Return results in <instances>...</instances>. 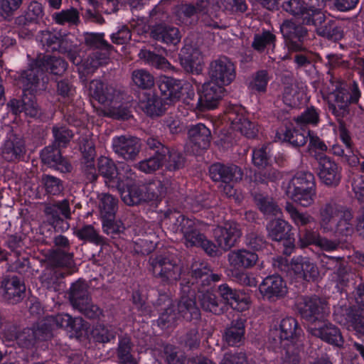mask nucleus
Masks as SVG:
<instances>
[{
  "mask_svg": "<svg viewBox=\"0 0 364 364\" xmlns=\"http://www.w3.org/2000/svg\"><path fill=\"white\" fill-rule=\"evenodd\" d=\"M139 55L141 59H144L147 64L156 69L166 70L170 66L166 58L154 52L141 50Z\"/></svg>",
  "mask_w": 364,
  "mask_h": 364,
  "instance_id": "nucleus-62",
  "label": "nucleus"
},
{
  "mask_svg": "<svg viewBox=\"0 0 364 364\" xmlns=\"http://www.w3.org/2000/svg\"><path fill=\"white\" fill-rule=\"evenodd\" d=\"M336 321L341 324L348 325L357 334L364 336V311L357 310L355 313L350 312L348 318H339L336 316Z\"/></svg>",
  "mask_w": 364,
  "mask_h": 364,
  "instance_id": "nucleus-51",
  "label": "nucleus"
},
{
  "mask_svg": "<svg viewBox=\"0 0 364 364\" xmlns=\"http://www.w3.org/2000/svg\"><path fill=\"white\" fill-rule=\"evenodd\" d=\"M186 161V156L182 152L168 148L164 164L166 171L174 172L182 169L185 166Z\"/></svg>",
  "mask_w": 364,
  "mask_h": 364,
  "instance_id": "nucleus-53",
  "label": "nucleus"
},
{
  "mask_svg": "<svg viewBox=\"0 0 364 364\" xmlns=\"http://www.w3.org/2000/svg\"><path fill=\"white\" fill-rule=\"evenodd\" d=\"M250 252L245 250L231 252L228 260L232 267L239 272L250 267Z\"/></svg>",
  "mask_w": 364,
  "mask_h": 364,
  "instance_id": "nucleus-59",
  "label": "nucleus"
},
{
  "mask_svg": "<svg viewBox=\"0 0 364 364\" xmlns=\"http://www.w3.org/2000/svg\"><path fill=\"white\" fill-rule=\"evenodd\" d=\"M41 159L43 164L62 171H69L70 165L62 156L60 148L56 144L46 146L41 151Z\"/></svg>",
  "mask_w": 364,
  "mask_h": 364,
  "instance_id": "nucleus-34",
  "label": "nucleus"
},
{
  "mask_svg": "<svg viewBox=\"0 0 364 364\" xmlns=\"http://www.w3.org/2000/svg\"><path fill=\"white\" fill-rule=\"evenodd\" d=\"M146 146L151 152L150 156L139 163V169L146 173H151L164 164L168 147L164 145L158 139L149 137Z\"/></svg>",
  "mask_w": 364,
  "mask_h": 364,
  "instance_id": "nucleus-10",
  "label": "nucleus"
},
{
  "mask_svg": "<svg viewBox=\"0 0 364 364\" xmlns=\"http://www.w3.org/2000/svg\"><path fill=\"white\" fill-rule=\"evenodd\" d=\"M112 146L114 153L127 161L135 159L141 149L139 138L125 135L114 136Z\"/></svg>",
  "mask_w": 364,
  "mask_h": 364,
  "instance_id": "nucleus-17",
  "label": "nucleus"
},
{
  "mask_svg": "<svg viewBox=\"0 0 364 364\" xmlns=\"http://www.w3.org/2000/svg\"><path fill=\"white\" fill-rule=\"evenodd\" d=\"M54 327L52 322L48 321V316L46 319L37 323L31 330V334L25 338L24 346L27 348L35 347L38 341H47L52 338Z\"/></svg>",
  "mask_w": 364,
  "mask_h": 364,
  "instance_id": "nucleus-36",
  "label": "nucleus"
},
{
  "mask_svg": "<svg viewBox=\"0 0 364 364\" xmlns=\"http://www.w3.org/2000/svg\"><path fill=\"white\" fill-rule=\"evenodd\" d=\"M282 348L284 364H299L300 362L299 345L297 341L279 345Z\"/></svg>",
  "mask_w": 364,
  "mask_h": 364,
  "instance_id": "nucleus-58",
  "label": "nucleus"
},
{
  "mask_svg": "<svg viewBox=\"0 0 364 364\" xmlns=\"http://www.w3.org/2000/svg\"><path fill=\"white\" fill-rule=\"evenodd\" d=\"M244 336L245 326L242 322L237 321L225 329L223 339L229 346H239L244 340Z\"/></svg>",
  "mask_w": 364,
  "mask_h": 364,
  "instance_id": "nucleus-49",
  "label": "nucleus"
},
{
  "mask_svg": "<svg viewBox=\"0 0 364 364\" xmlns=\"http://www.w3.org/2000/svg\"><path fill=\"white\" fill-rule=\"evenodd\" d=\"M115 188L122 200L129 206L138 205L154 198L163 197L166 193L161 181L157 184H150L148 187L138 183L131 168H129L127 176L120 182L117 181Z\"/></svg>",
  "mask_w": 364,
  "mask_h": 364,
  "instance_id": "nucleus-4",
  "label": "nucleus"
},
{
  "mask_svg": "<svg viewBox=\"0 0 364 364\" xmlns=\"http://www.w3.org/2000/svg\"><path fill=\"white\" fill-rule=\"evenodd\" d=\"M215 282H212L209 285L203 287L198 291L197 296L202 309L205 311L211 312L215 315H220L225 311V304L211 291V286Z\"/></svg>",
  "mask_w": 364,
  "mask_h": 364,
  "instance_id": "nucleus-31",
  "label": "nucleus"
},
{
  "mask_svg": "<svg viewBox=\"0 0 364 364\" xmlns=\"http://www.w3.org/2000/svg\"><path fill=\"white\" fill-rule=\"evenodd\" d=\"M117 204L116 198L109 193L104 194L100 203L101 220L115 218Z\"/></svg>",
  "mask_w": 364,
  "mask_h": 364,
  "instance_id": "nucleus-55",
  "label": "nucleus"
},
{
  "mask_svg": "<svg viewBox=\"0 0 364 364\" xmlns=\"http://www.w3.org/2000/svg\"><path fill=\"white\" fill-rule=\"evenodd\" d=\"M291 269L296 278L306 281L315 280L319 275L316 264L306 257L293 259L291 263Z\"/></svg>",
  "mask_w": 364,
  "mask_h": 364,
  "instance_id": "nucleus-35",
  "label": "nucleus"
},
{
  "mask_svg": "<svg viewBox=\"0 0 364 364\" xmlns=\"http://www.w3.org/2000/svg\"><path fill=\"white\" fill-rule=\"evenodd\" d=\"M215 239L219 247L225 251L230 250L239 241L242 232L237 223L225 222L218 225L213 232Z\"/></svg>",
  "mask_w": 364,
  "mask_h": 364,
  "instance_id": "nucleus-16",
  "label": "nucleus"
},
{
  "mask_svg": "<svg viewBox=\"0 0 364 364\" xmlns=\"http://www.w3.org/2000/svg\"><path fill=\"white\" fill-rule=\"evenodd\" d=\"M74 235L83 243H90L95 246L103 247L107 245V240L100 234L99 230L92 225L84 224L82 226L75 228Z\"/></svg>",
  "mask_w": 364,
  "mask_h": 364,
  "instance_id": "nucleus-37",
  "label": "nucleus"
},
{
  "mask_svg": "<svg viewBox=\"0 0 364 364\" xmlns=\"http://www.w3.org/2000/svg\"><path fill=\"white\" fill-rule=\"evenodd\" d=\"M116 332L111 328L104 324L97 323L90 331V339L95 343H105L115 340Z\"/></svg>",
  "mask_w": 364,
  "mask_h": 364,
  "instance_id": "nucleus-50",
  "label": "nucleus"
},
{
  "mask_svg": "<svg viewBox=\"0 0 364 364\" xmlns=\"http://www.w3.org/2000/svg\"><path fill=\"white\" fill-rule=\"evenodd\" d=\"M281 33L284 37L286 46H301L308 43L310 40L307 29L301 25H297L292 21H287L281 26Z\"/></svg>",
  "mask_w": 364,
  "mask_h": 364,
  "instance_id": "nucleus-26",
  "label": "nucleus"
},
{
  "mask_svg": "<svg viewBox=\"0 0 364 364\" xmlns=\"http://www.w3.org/2000/svg\"><path fill=\"white\" fill-rule=\"evenodd\" d=\"M225 119L230 122V129L223 140L228 145L237 144L240 136L250 138V119L244 107L230 104L225 111Z\"/></svg>",
  "mask_w": 364,
  "mask_h": 364,
  "instance_id": "nucleus-7",
  "label": "nucleus"
},
{
  "mask_svg": "<svg viewBox=\"0 0 364 364\" xmlns=\"http://www.w3.org/2000/svg\"><path fill=\"white\" fill-rule=\"evenodd\" d=\"M188 145L193 154L200 155L210 144V130L203 123L191 124L188 127Z\"/></svg>",
  "mask_w": 364,
  "mask_h": 364,
  "instance_id": "nucleus-13",
  "label": "nucleus"
},
{
  "mask_svg": "<svg viewBox=\"0 0 364 364\" xmlns=\"http://www.w3.org/2000/svg\"><path fill=\"white\" fill-rule=\"evenodd\" d=\"M1 157L9 162L23 161L26 157L24 139L16 134H8L1 147Z\"/></svg>",
  "mask_w": 364,
  "mask_h": 364,
  "instance_id": "nucleus-14",
  "label": "nucleus"
},
{
  "mask_svg": "<svg viewBox=\"0 0 364 364\" xmlns=\"http://www.w3.org/2000/svg\"><path fill=\"white\" fill-rule=\"evenodd\" d=\"M44 11L42 4L38 1H31L23 14L15 19L18 26H26L30 23H38L43 17Z\"/></svg>",
  "mask_w": 364,
  "mask_h": 364,
  "instance_id": "nucleus-44",
  "label": "nucleus"
},
{
  "mask_svg": "<svg viewBox=\"0 0 364 364\" xmlns=\"http://www.w3.org/2000/svg\"><path fill=\"white\" fill-rule=\"evenodd\" d=\"M300 333L298 323L295 318L287 317L282 320L279 329L275 328L271 331L270 338L275 346L282 343L297 341Z\"/></svg>",
  "mask_w": 364,
  "mask_h": 364,
  "instance_id": "nucleus-21",
  "label": "nucleus"
},
{
  "mask_svg": "<svg viewBox=\"0 0 364 364\" xmlns=\"http://www.w3.org/2000/svg\"><path fill=\"white\" fill-rule=\"evenodd\" d=\"M154 308L161 312L157 319V325L161 329L171 328L176 324L178 316L176 308L171 305V299L166 294H160L154 304Z\"/></svg>",
  "mask_w": 364,
  "mask_h": 364,
  "instance_id": "nucleus-22",
  "label": "nucleus"
},
{
  "mask_svg": "<svg viewBox=\"0 0 364 364\" xmlns=\"http://www.w3.org/2000/svg\"><path fill=\"white\" fill-rule=\"evenodd\" d=\"M285 209L296 226H305L314 222V218L307 213L299 212L291 203H287Z\"/></svg>",
  "mask_w": 364,
  "mask_h": 364,
  "instance_id": "nucleus-64",
  "label": "nucleus"
},
{
  "mask_svg": "<svg viewBox=\"0 0 364 364\" xmlns=\"http://www.w3.org/2000/svg\"><path fill=\"white\" fill-rule=\"evenodd\" d=\"M310 333L322 341L336 346H342L343 338L340 330L333 324L323 321L315 326L309 328Z\"/></svg>",
  "mask_w": 364,
  "mask_h": 364,
  "instance_id": "nucleus-28",
  "label": "nucleus"
},
{
  "mask_svg": "<svg viewBox=\"0 0 364 364\" xmlns=\"http://www.w3.org/2000/svg\"><path fill=\"white\" fill-rule=\"evenodd\" d=\"M164 216L170 220L174 232L183 234L187 247H200L210 257L218 255V246L198 230V220L186 217L175 208H168Z\"/></svg>",
  "mask_w": 364,
  "mask_h": 364,
  "instance_id": "nucleus-3",
  "label": "nucleus"
},
{
  "mask_svg": "<svg viewBox=\"0 0 364 364\" xmlns=\"http://www.w3.org/2000/svg\"><path fill=\"white\" fill-rule=\"evenodd\" d=\"M132 79L136 86L146 91H148L147 90H149L154 85L153 75L144 69L134 70Z\"/></svg>",
  "mask_w": 364,
  "mask_h": 364,
  "instance_id": "nucleus-63",
  "label": "nucleus"
},
{
  "mask_svg": "<svg viewBox=\"0 0 364 364\" xmlns=\"http://www.w3.org/2000/svg\"><path fill=\"white\" fill-rule=\"evenodd\" d=\"M218 292L221 297L220 300L225 304V308L227 305H230L232 309H237L240 296L236 289H232L228 284H222L218 286Z\"/></svg>",
  "mask_w": 364,
  "mask_h": 364,
  "instance_id": "nucleus-56",
  "label": "nucleus"
},
{
  "mask_svg": "<svg viewBox=\"0 0 364 364\" xmlns=\"http://www.w3.org/2000/svg\"><path fill=\"white\" fill-rule=\"evenodd\" d=\"M151 36L162 43L166 44H173L176 46L181 38L179 31L177 28L173 26H166L163 24H158L153 27Z\"/></svg>",
  "mask_w": 364,
  "mask_h": 364,
  "instance_id": "nucleus-43",
  "label": "nucleus"
},
{
  "mask_svg": "<svg viewBox=\"0 0 364 364\" xmlns=\"http://www.w3.org/2000/svg\"><path fill=\"white\" fill-rule=\"evenodd\" d=\"M222 275L210 272L205 263H194L189 274H186L181 284L180 298L176 309L178 318L196 326L200 320V310L197 306L198 291L212 282H218Z\"/></svg>",
  "mask_w": 364,
  "mask_h": 364,
  "instance_id": "nucleus-1",
  "label": "nucleus"
},
{
  "mask_svg": "<svg viewBox=\"0 0 364 364\" xmlns=\"http://www.w3.org/2000/svg\"><path fill=\"white\" fill-rule=\"evenodd\" d=\"M97 171L100 175L106 179V183L112 188L117 186V181L120 182L126 176V173L120 172L114 162L107 157L102 156L97 161Z\"/></svg>",
  "mask_w": 364,
  "mask_h": 364,
  "instance_id": "nucleus-32",
  "label": "nucleus"
},
{
  "mask_svg": "<svg viewBox=\"0 0 364 364\" xmlns=\"http://www.w3.org/2000/svg\"><path fill=\"white\" fill-rule=\"evenodd\" d=\"M329 108L332 112L340 116L343 114L349 105L348 91L346 85L340 81L331 80L328 86Z\"/></svg>",
  "mask_w": 364,
  "mask_h": 364,
  "instance_id": "nucleus-15",
  "label": "nucleus"
},
{
  "mask_svg": "<svg viewBox=\"0 0 364 364\" xmlns=\"http://www.w3.org/2000/svg\"><path fill=\"white\" fill-rule=\"evenodd\" d=\"M39 192L43 193L45 196H58L64 190L63 181L54 176L43 173L38 184Z\"/></svg>",
  "mask_w": 364,
  "mask_h": 364,
  "instance_id": "nucleus-41",
  "label": "nucleus"
},
{
  "mask_svg": "<svg viewBox=\"0 0 364 364\" xmlns=\"http://www.w3.org/2000/svg\"><path fill=\"white\" fill-rule=\"evenodd\" d=\"M301 316L307 321H323L330 313L327 303L316 296L301 297L296 301Z\"/></svg>",
  "mask_w": 364,
  "mask_h": 364,
  "instance_id": "nucleus-9",
  "label": "nucleus"
},
{
  "mask_svg": "<svg viewBox=\"0 0 364 364\" xmlns=\"http://www.w3.org/2000/svg\"><path fill=\"white\" fill-rule=\"evenodd\" d=\"M213 205L210 194L201 192H195L187 196L183 203V208L192 213H198Z\"/></svg>",
  "mask_w": 364,
  "mask_h": 364,
  "instance_id": "nucleus-39",
  "label": "nucleus"
},
{
  "mask_svg": "<svg viewBox=\"0 0 364 364\" xmlns=\"http://www.w3.org/2000/svg\"><path fill=\"white\" fill-rule=\"evenodd\" d=\"M138 105L147 116L156 117L164 114L168 105L163 97L149 90L139 94Z\"/></svg>",
  "mask_w": 364,
  "mask_h": 364,
  "instance_id": "nucleus-18",
  "label": "nucleus"
},
{
  "mask_svg": "<svg viewBox=\"0 0 364 364\" xmlns=\"http://www.w3.org/2000/svg\"><path fill=\"white\" fill-rule=\"evenodd\" d=\"M200 47H181L178 60L181 66L188 73L199 75L203 66V55Z\"/></svg>",
  "mask_w": 364,
  "mask_h": 364,
  "instance_id": "nucleus-23",
  "label": "nucleus"
},
{
  "mask_svg": "<svg viewBox=\"0 0 364 364\" xmlns=\"http://www.w3.org/2000/svg\"><path fill=\"white\" fill-rule=\"evenodd\" d=\"M90 90L92 97L102 105L109 104L114 100L112 91L101 80H92Z\"/></svg>",
  "mask_w": 364,
  "mask_h": 364,
  "instance_id": "nucleus-48",
  "label": "nucleus"
},
{
  "mask_svg": "<svg viewBox=\"0 0 364 364\" xmlns=\"http://www.w3.org/2000/svg\"><path fill=\"white\" fill-rule=\"evenodd\" d=\"M254 164L257 166L258 171H255V180L263 183L267 179H272L273 176L270 173V168L268 166V156L266 147H262L254 151L252 156Z\"/></svg>",
  "mask_w": 364,
  "mask_h": 364,
  "instance_id": "nucleus-38",
  "label": "nucleus"
},
{
  "mask_svg": "<svg viewBox=\"0 0 364 364\" xmlns=\"http://www.w3.org/2000/svg\"><path fill=\"white\" fill-rule=\"evenodd\" d=\"M55 144L60 148H65L74 136L73 132L65 125L55 124L52 127Z\"/></svg>",
  "mask_w": 364,
  "mask_h": 364,
  "instance_id": "nucleus-61",
  "label": "nucleus"
},
{
  "mask_svg": "<svg viewBox=\"0 0 364 364\" xmlns=\"http://www.w3.org/2000/svg\"><path fill=\"white\" fill-rule=\"evenodd\" d=\"M9 112L15 116L23 112L26 116L32 118L39 117L41 109L37 104L35 96L23 94L21 98H13L6 105Z\"/></svg>",
  "mask_w": 364,
  "mask_h": 364,
  "instance_id": "nucleus-24",
  "label": "nucleus"
},
{
  "mask_svg": "<svg viewBox=\"0 0 364 364\" xmlns=\"http://www.w3.org/2000/svg\"><path fill=\"white\" fill-rule=\"evenodd\" d=\"M353 215L346 209L343 214L332 225V230L329 232L336 236H348L354 231L353 223H352Z\"/></svg>",
  "mask_w": 364,
  "mask_h": 364,
  "instance_id": "nucleus-47",
  "label": "nucleus"
},
{
  "mask_svg": "<svg viewBox=\"0 0 364 364\" xmlns=\"http://www.w3.org/2000/svg\"><path fill=\"white\" fill-rule=\"evenodd\" d=\"M287 196L303 207L313 204L316 196L315 178L310 172H299L289 182Z\"/></svg>",
  "mask_w": 364,
  "mask_h": 364,
  "instance_id": "nucleus-6",
  "label": "nucleus"
},
{
  "mask_svg": "<svg viewBox=\"0 0 364 364\" xmlns=\"http://www.w3.org/2000/svg\"><path fill=\"white\" fill-rule=\"evenodd\" d=\"M102 223L104 232L113 239L127 240L132 237L131 228L126 227L121 220H117L115 218L103 219Z\"/></svg>",
  "mask_w": 364,
  "mask_h": 364,
  "instance_id": "nucleus-40",
  "label": "nucleus"
},
{
  "mask_svg": "<svg viewBox=\"0 0 364 364\" xmlns=\"http://www.w3.org/2000/svg\"><path fill=\"white\" fill-rule=\"evenodd\" d=\"M57 95L59 100H63L64 102L69 103L72 100V97L75 92L70 80L67 77L59 79L55 78Z\"/></svg>",
  "mask_w": 364,
  "mask_h": 364,
  "instance_id": "nucleus-60",
  "label": "nucleus"
},
{
  "mask_svg": "<svg viewBox=\"0 0 364 364\" xmlns=\"http://www.w3.org/2000/svg\"><path fill=\"white\" fill-rule=\"evenodd\" d=\"M1 287L4 289L3 298L9 304H17L25 297L26 285L19 277L14 275L5 277Z\"/></svg>",
  "mask_w": 364,
  "mask_h": 364,
  "instance_id": "nucleus-25",
  "label": "nucleus"
},
{
  "mask_svg": "<svg viewBox=\"0 0 364 364\" xmlns=\"http://www.w3.org/2000/svg\"><path fill=\"white\" fill-rule=\"evenodd\" d=\"M261 294L269 299L284 296L287 292L286 283L279 275L267 277L259 284Z\"/></svg>",
  "mask_w": 364,
  "mask_h": 364,
  "instance_id": "nucleus-33",
  "label": "nucleus"
},
{
  "mask_svg": "<svg viewBox=\"0 0 364 364\" xmlns=\"http://www.w3.org/2000/svg\"><path fill=\"white\" fill-rule=\"evenodd\" d=\"M161 96L171 105L183 100L185 103L190 104L196 97L193 85L186 80L176 79L169 76H161L157 81Z\"/></svg>",
  "mask_w": 364,
  "mask_h": 364,
  "instance_id": "nucleus-8",
  "label": "nucleus"
},
{
  "mask_svg": "<svg viewBox=\"0 0 364 364\" xmlns=\"http://www.w3.org/2000/svg\"><path fill=\"white\" fill-rule=\"evenodd\" d=\"M96 48L88 58L90 65L92 68L108 64L111 53L114 47H94Z\"/></svg>",
  "mask_w": 364,
  "mask_h": 364,
  "instance_id": "nucleus-57",
  "label": "nucleus"
},
{
  "mask_svg": "<svg viewBox=\"0 0 364 364\" xmlns=\"http://www.w3.org/2000/svg\"><path fill=\"white\" fill-rule=\"evenodd\" d=\"M346 208L334 201H328L319 208V225L323 232L328 233L332 230V225L343 214Z\"/></svg>",
  "mask_w": 364,
  "mask_h": 364,
  "instance_id": "nucleus-27",
  "label": "nucleus"
},
{
  "mask_svg": "<svg viewBox=\"0 0 364 364\" xmlns=\"http://www.w3.org/2000/svg\"><path fill=\"white\" fill-rule=\"evenodd\" d=\"M305 96V86L301 83L294 82L285 87L283 100L287 105L294 107L299 106L302 102Z\"/></svg>",
  "mask_w": 364,
  "mask_h": 364,
  "instance_id": "nucleus-45",
  "label": "nucleus"
},
{
  "mask_svg": "<svg viewBox=\"0 0 364 364\" xmlns=\"http://www.w3.org/2000/svg\"><path fill=\"white\" fill-rule=\"evenodd\" d=\"M308 131L296 126L293 129H281L276 134V138L280 141H288L294 146H302L307 141Z\"/></svg>",
  "mask_w": 364,
  "mask_h": 364,
  "instance_id": "nucleus-42",
  "label": "nucleus"
},
{
  "mask_svg": "<svg viewBox=\"0 0 364 364\" xmlns=\"http://www.w3.org/2000/svg\"><path fill=\"white\" fill-rule=\"evenodd\" d=\"M292 226L286 220L280 218L271 220L267 225V235L272 240L283 242L287 248L294 246V238L291 232Z\"/></svg>",
  "mask_w": 364,
  "mask_h": 364,
  "instance_id": "nucleus-20",
  "label": "nucleus"
},
{
  "mask_svg": "<svg viewBox=\"0 0 364 364\" xmlns=\"http://www.w3.org/2000/svg\"><path fill=\"white\" fill-rule=\"evenodd\" d=\"M147 298L143 290L137 288L132 291V301L134 307L141 316H154L153 306H150L147 301Z\"/></svg>",
  "mask_w": 364,
  "mask_h": 364,
  "instance_id": "nucleus-54",
  "label": "nucleus"
},
{
  "mask_svg": "<svg viewBox=\"0 0 364 364\" xmlns=\"http://www.w3.org/2000/svg\"><path fill=\"white\" fill-rule=\"evenodd\" d=\"M238 167L235 165H225L221 163H214L209 167V176L215 182L225 183L224 191L232 196L235 190L231 183L235 178V173Z\"/></svg>",
  "mask_w": 364,
  "mask_h": 364,
  "instance_id": "nucleus-19",
  "label": "nucleus"
},
{
  "mask_svg": "<svg viewBox=\"0 0 364 364\" xmlns=\"http://www.w3.org/2000/svg\"><path fill=\"white\" fill-rule=\"evenodd\" d=\"M318 163V176L321 181L328 186H337L341 178V167L327 156H321Z\"/></svg>",
  "mask_w": 364,
  "mask_h": 364,
  "instance_id": "nucleus-29",
  "label": "nucleus"
},
{
  "mask_svg": "<svg viewBox=\"0 0 364 364\" xmlns=\"http://www.w3.org/2000/svg\"><path fill=\"white\" fill-rule=\"evenodd\" d=\"M150 263L153 274L159 279L164 285L172 286L179 280L181 286L183 276L186 274H189L194 263H205L208 265L210 272H213L211 265L207 261L200 259H193L186 268H183L176 260L162 255L151 259Z\"/></svg>",
  "mask_w": 364,
  "mask_h": 364,
  "instance_id": "nucleus-5",
  "label": "nucleus"
},
{
  "mask_svg": "<svg viewBox=\"0 0 364 364\" xmlns=\"http://www.w3.org/2000/svg\"><path fill=\"white\" fill-rule=\"evenodd\" d=\"M225 89L223 86L214 82H205L200 90L198 92V100L196 104V108L204 112L213 109L217 107L219 102L222 99Z\"/></svg>",
  "mask_w": 364,
  "mask_h": 364,
  "instance_id": "nucleus-11",
  "label": "nucleus"
},
{
  "mask_svg": "<svg viewBox=\"0 0 364 364\" xmlns=\"http://www.w3.org/2000/svg\"><path fill=\"white\" fill-rule=\"evenodd\" d=\"M68 68L67 62L60 57L39 53L26 70L18 73L16 85L23 94L35 96L38 90L46 89V73L61 76Z\"/></svg>",
  "mask_w": 364,
  "mask_h": 364,
  "instance_id": "nucleus-2",
  "label": "nucleus"
},
{
  "mask_svg": "<svg viewBox=\"0 0 364 364\" xmlns=\"http://www.w3.org/2000/svg\"><path fill=\"white\" fill-rule=\"evenodd\" d=\"M70 301L75 309H77L88 300H91L87 284L85 282L78 279L73 283L68 292Z\"/></svg>",
  "mask_w": 364,
  "mask_h": 364,
  "instance_id": "nucleus-46",
  "label": "nucleus"
},
{
  "mask_svg": "<svg viewBox=\"0 0 364 364\" xmlns=\"http://www.w3.org/2000/svg\"><path fill=\"white\" fill-rule=\"evenodd\" d=\"M52 17L53 20L58 25L77 26L80 23V13L74 7L55 12Z\"/></svg>",
  "mask_w": 364,
  "mask_h": 364,
  "instance_id": "nucleus-52",
  "label": "nucleus"
},
{
  "mask_svg": "<svg viewBox=\"0 0 364 364\" xmlns=\"http://www.w3.org/2000/svg\"><path fill=\"white\" fill-rule=\"evenodd\" d=\"M83 172L86 178L90 182L97 179L98 175L95 165L96 156L95 146L92 141L85 140L80 145Z\"/></svg>",
  "mask_w": 364,
  "mask_h": 364,
  "instance_id": "nucleus-30",
  "label": "nucleus"
},
{
  "mask_svg": "<svg viewBox=\"0 0 364 364\" xmlns=\"http://www.w3.org/2000/svg\"><path fill=\"white\" fill-rule=\"evenodd\" d=\"M208 74L210 81L225 87L235 78V68L228 58L221 56L210 63Z\"/></svg>",
  "mask_w": 364,
  "mask_h": 364,
  "instance_id": "nucleus-12",
  "label": "nucleus"
}]
</instances>
